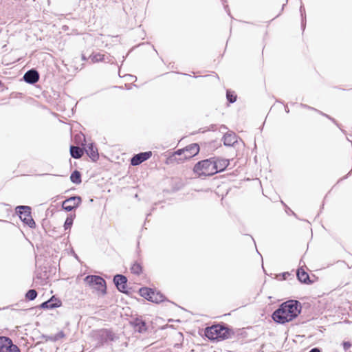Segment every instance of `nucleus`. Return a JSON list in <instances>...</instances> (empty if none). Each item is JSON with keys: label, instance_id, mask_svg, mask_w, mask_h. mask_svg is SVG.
I'll return each mask as SVG.
<instances>
[{"label": "nucleus", "instance_id": "obj_1", "mask_svg": "<svg viewBox=\"0 0 352 352\" xmlns=\"http://www.w3.org/2000/svg\"><path fill=\"white\" fill-rule=\"evenodd\" d=\"M302 309L301 303L296 300H289L283 302L272 315L273 320L278 324H285L298 317Z\"/></svg>", "mask_w": 352, "mask_h": 352}, {"label": "nucleus", "instance_id": "obj_2", "mask_svg": "<svg viewBox=\"0 0 352 352\" xmlns=\"http://www.w3.org/2000/svg\"><path fill=\"white\" fill-rule=\"evenodd\" d=\"M199 152V146L197 143H192L184 148L178 149L173 153L168 158L167 163H182L186 160L192 158Z\"/></svg>", "mask_w": 352, "mask_h": 352}, {"label": "nucleus", "instance_id": "obj_3", "mask_svg": "<svg viewBox=\"0 0 352 352\" xmlns=\"http://www.w3.org/2000/svg\"><path fill=\"white\" fill-rule=\"evenodd\" d=\"M233 335L234 331L224 324L212 325L205 330V336L211 340H226L230 338Z\"/></svg>", "mask_w": 352, "mask_h": 352}, {"label": "nucleus", "instance_id": "obj_4", "mask_svg": "<svg viewBox=\"0 0 352 352\" xmlns=\"http://www.w3.org/2000/svg\"><path fill=\"white\" fill-rule=\"evenodd\" d=\"M214 170L212 159L211 157L198 162L193 168V171L199 177L214 175Z\"/></svg>", "mask_w": 352, "mask_h": 352}, {"label": "nucleus", "instance_id": "obj_5", "mask_svg": "<svg viewBox=\"0 0 352 352\" xmlns=\"http://www.w3.org/2000/svg\"><path fill=\"white\" fill-rule=\"evenodd\" d=\"M84 282L91 288L101 292L103 294L107 292L106 282L99 276L88 275L84 278Z\"/></svg>", "mask_w": 352, "mask_h": 352}, {"label": "nucleus", "instance_id": "obj_6", "mask_svg": "<svg viewBox=\"0 0 352 352\" xmlns=\"http://www.w3.org/2000/svg\"><path fill=\"white\" fill-rule=\"evenodd\" d=\"M16 213L21 220L31 228L36 227V223L31 215V208L28 206H19L15 208Z\"/></svg>", "mask_w": 352, "mask_h": 352}, {"label": "nucleus", "instance_id": "obj_7", "mask_svg": "<svg viewBox=\"0 0 352 352\" xmlns=\"http://www.w3.org/2000/svg\"><path fill=\"white\" fill-rule=\"evenodd\" d=\"M93 336L96 340H98V344H103L109 340L112 341L114 340L113 333L111 331L105 329L94 331Z\"/></svg>", "mask_w": 352, "mask_h": 352}, {"label": "nucleus", "instance_id": "obj_8", "mask_svg": "<svg viewBox=\"0 0 352 352\" xmlns=\"http://www.w3.org/2000/svg\"><path fill=\"white\" fill-rule=\"evenodd\" d=\"M82 199L80 196H73L63 201L62 207L65 210L70 212L78 207Z\"/></svg>", "mask_w": 352, "mask_h": 352}, {"label": "nucleus", "instance_id": "obj_9", "mask_svg": "<svg viewBox=\"0 0 352 352\" xmlns=\"http://www.w3.org/2000/svg\"><path fill=\"white\" fill-rule=\"evenodd\" d=\"M113 283L118 290L124 294H128L127 278L122 274H116L113 277Z\"/></svg>", "mask_w": 352, "mask_h": 352}, {"label": "nucleus", "instance_id": "obj_10", "mask_svg": "<svg viewBox=\"0 0 352 352\" xmlns=\"http://www.w3.org/2000/svg\"><path fill=\"white\" fill-rule=\"evenodd\" d=\"M212 159V164L214 173L223 171L229 165L228 160L223 159L217 157H211Z\"/></svg>", "mask_w": 352, "mask_h": 352}, {"label": "nucleus", "instance_id": "obj_11", "mask_svg": "<svg viewBox=\"0 0 352 352\" xmlns=\"http://www.w3.org/2000/svg\"><path fill=\"white\" fill-rule=\"evenodd\" d=\"M152 156L151 151L141 152L134 155L131 159L132 166H138L148 160Z\"/></svg>", "mask_w": 352, "mask_h": 352}, {"label": "nucleus", "instance_id": "obj_12", "mask_svg": "<svg viewBox=\"0 0 352 352\" xmlns=\"http://www.w3.org/2000/svg\"><path fill=\"white\" fill-rule=\"evenodd\" d=\"M23 78L27 83L33 85L38 81L39 74L36 69H32L25 73Z\"/></svg>", "mask_w": 352, "mask_h": 352}, {"label": "nucleus", "instance_id": "obj_13", "mask_svg": "<svg viewBox=\"0 0 352 352\" xmlns=\"http://www.w3.org/2000/svg\"><path fill=\"white\" fill-rule=\"evenodd\" d=\"M60 301L52 297L50 300L42 302L40 307L42 309H54L60 306Z\"/></svg>", "mask_w": 352, "mask_h": 352}, {"label": "nucleus", "instance_id": "obj_14", "mask_svg": "<svg viewBox=\"0 0 352 352\" xmlns=\"http://www.w3.org/2000/svg\"><path fill=\"white\" fill-rule=\"evenodd\" d=\"M91 63H96L98 62H109V56H105L104 54L100 53H92L89 58Z\"/></svg>", "mask_w": 352, "mask_h": 352}, {"label": "nucleus", "instance_id": "obj_15", "mask_svg": "<svg viewBox=\"0 0 352 352\" xmlns=\"http://www.w3.org/2000/svg\"><path fill=\"white\" fill-rule=\"evenodd\" d=\"M87 154L94 161L96 162L99 158L98 148L93 144H89L85 149Z\"/></svg>", "mask_w": 352, "mask_h": 352}, {"label": "nucleus", "instance_id": "obj_16", "mask_svg": "<svg viewBox=\"0 0 352 352\" xmlns=\"http://www.w3.org/2000/svg\"><path fill=\"white\" fill-rule=\"evenodd\" d=\"M223 144L226 146H233L237 142L236 135L234 133H227L223 137Z\"/></svg>", "mask_w": 352, "mask_h": 352}, {"label": "nucleus", "instance_id": "obj_17", "mask_svg": "<svg viewBox=\"0 0 352 352\" xmlns=\"http://www.w3.org/2000/svg\"><path fill=\"white\" fill-rule=\"evenodd\" d=\"M296 276L298 280L302 283L309 284L311 283L308 273L301 268L297 270Z\"/></svg>", "mask_w": 352, "mask_h": 352}, {"label": "nucleus", "instance_id": "obj_18", "mask_svg": "<svg viewBox=\"0 0 352 352\" xmlns=\"http://www.w3.org/2000/svg\"><path fill=\"white\" fill-rule=\"evenodd\" d=\"M13 344L12 340L7 337H0V352H5Z\"/></svg>", "mask_w": 352, "mask_h": 352}, {"label": "nucleus", "instance_id": "obj_19", "mask_svg": "<svg viewBox=\"0 0 352 352\" xmlns=\"http://www.w3.org/2000/svg\"><path fill=\"white\" fill-rule=\"evenodd\" d=\"M148 298H150L149 301H151V302H153L155 303H160L164 300L165 297L160 292H156V291L152 289V294H151V296H148Z\"/></svg>", "mask_w": 352, "mask_h": 352}, {"label": "nucleus", "instance_id": "obj_20", "mask_svg": "<svg viewBox=\"0 0 352 352\" xmlns=\"http://www.w3.org/2000/svg\"><path fill=\"white\" fill-rule=\"evenodd\" d=\"M84 153V150L78 146H70V154L71 156L74 159H80Z\"/></svg>", "mask_w": 352, "mask_h": 352}, {"label": "nucleus", "instance_id": "obj_21", "mask_svg": "<svg viewBox=\"0 0 352 352\" xmlns=\"http://www.w3.org/2000/svg\"><path fill=\"white\" fill-rule=\"evenodd\" d=\"M133 324L139 333H143L147 329L146 322L141 319L136 318L133 322Z\"/></svg>", "mask_w": 352, "mask_h": 352}, {"label": "nucleus", "instance_id": "obj_22", "mask_svg": "<svg viewBox=\"0 0 352 352\" xmlns=\"http://www.w3.org/2000/svg\"><path fill=\"white\" fill-rule=\"evenodd\" d=\"M70 179L74 184H80L82 182L80 173L78 170H75L72 173Z\"/></svg>", "mask_w": 352, "mask_h": 352}, {"label": "nucleus", "instance_id": "obj_23", "mask_svg": "<svg viewBox=\"0 0 352 352\" xmlns=\"http://www.w3.org/2000/svg\"><path fill=\"white\" fill-rule=\"evenodd\" d=\"M152 289H153L148 287H142L139 290L140 295L149 301L150 298H148V296H151L152 294Z\"/></svg>", "mask_w": 352, "mask_h": 352}, {"label": "nucleus", "instance_id": "obj_24", "mask_svg": "<svg viewBox=\"0 0 352 352\" xmlns=\"http://www.w3.org/2000/svg\"><path fill=\"white\" fill-rule=\"evenodd\" d=\"M131 272L134 274L140 275L142 272V267L141 264L137 261L135 262L131 267Z\"/></svg>", "mask_w": 352, "mask_h": 352}, {"label": "nucleus", "instance_id": "obj_25", "mask_svg": "<svg viewBox=\"0 0 352 352\" xmlns=\"http://www.w3.org/2000/svg\"><path fill=\"white\" fill-rule=\"evenodd\" d=\"M74 217L75 214H69L67 216L64 223V228L65 230L70 229L73 224Z\"/></svg>", "mask_w": 352, "mask_h": 352}, {"label": "nucleus", "instance_id": "obj_26", "mask_svg": "<svg viewBox=\"0 0 352 352\" xmlns=\"http://www.w3.org/2000/svg\"><path fill=\"white\" fill-rule=\"evenodd\" d=\"M37 295H38L37 292L35 289H29L27 292V293L25 294V298L30 300H34L37 297Z\"/></svg>", "mask_w": 352, "mask_h": 352}, {"label": "nucleus", "instance_id": "obj_27", "mask_svg": "<svg viewBox=\"0 0 352 352\" xmlns=\"http://www.w3.org/2000/svg\"><path fill=\"white\" fill-rule=\"evenodd\" d=\"M226 98L229 102L233 103L236 100V96L234 92L228 90L226 92Z\"/></svg>", "mask_w": 352, "mask_h": 352}, {"label": "nucleus", "instance_id": "obj_28", "mask_svg": "<svg viewBox=\"0 0 352 352\" xmlns=\"http://www.w3.org/2000/svg\"><path fill=\"white\" fill-rule=\"evenodd\" d=\"M300 12L301 16H302V27L304 29L305 28V22H304V21L305 20L306 16L305 15L304 16L305 10V8L302 6H300Z\"/></svg>", "mask_w": 352, "mask_h": 352}, {"label": "nucleus", "instance_id": "obj_29", "mask_svg": "<svg viewBox=\"0 0 352 352\" xmlns=\"http://www.w3.org/2000/svg\"><path fill=\"white\" fill-rule=\"evenodd\" d=\"M5 352H20V350L19 349V347L15 345V344H12L11 345V346L8 349L6 350Z\"/></svg>", "mask_w": 352, "mask_h": 352}, {"label": "nucleus", "instance_id": "obj_30", "mask_svg": "<svg viewBox=\"0 0 352 352\" xmlns=\"http://www.w3.org/2000/svg\"><path fill=\"white\" fill-rule=\"evenodd\" d=\"M65 337V333H63V331H59L58 333H56L55 336H54V341H56V340H58L63 338Z\"/></svg>", "mask_w": 352, "mask_h": 352}, {"label": "nucleus", "instance_id": "obj_31", "mask_svg": "<svg viewBox=\"0 0 352 352\" xmlns=\"http://www.w3.org/2000/svg\"><path fill=\"white\" fill-rule=\"evenodd\" d=\"M342 345L345 351L348 350L351 346V344L349 342H344Z\"/></svg>", "mask_w": 352, "mask_h": 352}, {"label": "nucleus", "instance_id": "obj_32", "mask_svg": "<svg viewBox=\"0 0 352 352\" xmlns=\"http://www.w3.org/2000/svg\"><path fill=\"white\" fill-rule=\"evenodd\" d=\"M319 112H320V114H322V116H325V117L328 118L329 119H330L331 120H332L333 122H336V120H335V119H334V118H331L329 116H328V115H327V114H325V113H322V112H320V111H319Z\"/></svg>", "mask_w": 352, "mask_h": 352}, {"label": "nucleus", "instance_id": "obj_33", "mask_svg": "<svg viewBox=\"0 0 352 352\" xmlns=\"http://www.w3.org/2000/svg\"><path fill=\"white\" fill-rule=\"evenodd\" d=\"M283 279H286L287 276H289V274L288 272H285L282 274Z\"/></svg>", "mask_w": 352, "mask_h": 352}, {"label": "nucleus", "instance_id": "obj_34", "mask_svg": "<svg viewBox=\"0 0 352 352\" xmlns=\"http://www.w3.org/2000/svg\"><path fill=\"white\" fill-rule=\"evenodd\" d=\"M304 107H306V108H308V109H314V110H315V111H317V110H316V109H315L314 108L310 107H309V106H307V105H306V104H305V105H304Z\"/></svg>", "mask_w": 352, "mask_h": 352}, {"label": "nucleus", "instance_id": "obj_35", "mask_svg": "<svg viewBox=\"0 0 352 352\" xmlns=\"http://www.w3.org/2000/svg\"><path fill=\"white\" fill-rule=\"evenodd\" d=\"M82 60H86V57H85L84 55H82Z\"/></svg>", "mask_w": 352, "mask_h": 352}]
</instances>
